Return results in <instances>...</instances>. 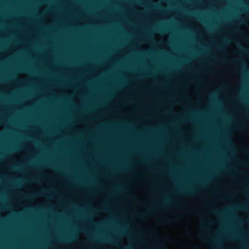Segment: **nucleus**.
Listing matches in <instances>:
<instances>
[{
    "label": "nucleus",
    "mask_w": 249,
    "mask_h": 249,
    "mask_svg": "<svg viewBox=\"0 0 249 249\" xmlns=\"http://www.w3.org/2000/svg\"><path fill=\"white\" fill-rule=\"evenodd\" d=\"M239 48L243 52L248 53L249 54V51L246 49L245 48H244L241 45H239Z\"/></svg>",
    "instance_id": "f257e3e1"
},
{
    "label": "nucleus",
    "mask_w": 249,
    "mask_h": 249,
    "mask_svg": "<svg viewBox=\"0 0 249 249\" xmlns=\"http://www.w3.org/2000/svg\"><path fill=\"white\" fill-rule=\"evenodd\" d=\"M183 193L185 194L191 195L194 194V191L192 190H188L187 191H184Z\"/></svg>",
    "instance_id": "f03ea898"
},
{
    "label": "nucleus",
    "mask_w": 249,
    "mask_h": 249,
    "mask_svg": "<svg viewBox=\"0 0 249 249\" xmlns=\"http://www.w3.org/2000/svg\"><path fill=\"white\" fill-rule=\"evenodd\" d=\"M211 213H212L213 214H216V215L220 214V212L217 210H212L211 211Z\"/></svg>",
    "instance_id": "7ed1b4c3"
},
{
    "label": "nucleus",
    "mask_w": 249,
    "mask_h": 249,
    "mask_svg": "<svg viewBox=\"0 0 249 249\" xmlns=\"http://www.w3.org/2000/svg\"><path fill=\"white\" fill-rule=\"evenodd\" d=\"M74 239H75V236L72 235L70 238H67V239H64L63 240V241L64 242H68V241H70V240H72Z\"/></svg>",
    "instance_id": "20e7f679"
},
{
    "label": "nucleus",
    "mask_w": 249,
    "mask_h": 249,
    "mask_svg": "<svg viewBox=\"0 0 249 249\" xmlns=\"http://www.w3.org/2000/svg\"><path fill=\"white\" fill-rule=\"evenodd\" d=\"M138 216L141 218H143L145 216V214L142 213H138Z\"/></svg>",
    "instance_id": "39448f33"
},
{
    "label": "nucleus",
    "mask_w": 249,
    "mask_h": 249,
    "mask_svg": "<svg viewBox=\"0 0 249 249\" xmlns=\"http://www.w3.org/2000/svg\"><path fill=\"white\" fill-rule=\"evenodd\" d=\"M123 249H131L130 248H129V247H124L123 248Z\"/></svg>",
    "instance_id": "423d86ee"
},
{
    "label": "nucleus",
    "mask_w": 249,
    "mask_h": 249,
    "mask_svg": "<svg viewBox=\"0 0 249 249\" xmlns=\"http://www.w3.org/2000/svg\"><path fill=\"white\" fill-rule=\"evenodd\" d=\"M166 222H169L170 220L169 219H165Z\"/></svg>",
    "instance_id": "0eeeda50"
},
{
    "label": "nucleus",
    "mask_w": 249,
    "mask_h": 249,
    "mask_svg": "<svg viewBox=\"0 0 249 249\" xmlns=\"http://www.w3.org/2000/svg\"><path fill=\"white\" fill-rule=\"evenodd\" d=\"M168 202H169L168 200L166 199V200H165L164 204L167 203H168Z\"/></svg>",
    "instance_id": "6e6552de"
},
{
    "label": "nucleus",
    "mask_w": 249,
    "mask_h": 249,
    "mask_svg": "<svg viewBox=\"0 0 249 249\" xmlns=\"http://www.w3.org/2000/svg\"><path fill=\"white\" fill-rule=\"evenodd\" d=\"M242 209H246V207H245V206H243V207H242Z\"/></svg>",
    "instance_id": "1a4fd4ad"
},
{
    "label": "nucleus",
    "mask_w": 249,
    "mask_h": 249,
    "mask_svg": "<svg viewBox=\"0 0 249 249\" xmlns=\"http://www.w3.org/2000/svg\"><path fill=\"white\" fill-rule=\"evenodd\" d=\"M246 151L247 152H249V149H246Z\"/></svg>",
    "instance_id": "9d476101"
},
{
    "label": "nucleus",
    "mask_w": 249,
    "mask_h": 249,
    "mask_svg": "<svg viewBox=\"0 0 249 249\" xmlns=\"http://www.w3.org/2000/svg\"><path fill=\"white\" fill-rule=\"evenodd\" d=\"M224 41V42H225V43L228 42V40H225Z\"/></svg>",
    "instance_id": "9b49d317"
},
{
    "label": "nucleus",
    "mask_w": 249,
    "mask_h": 249,
    "mask_svg": "<svg viewBox=\"0 0 249 249\" xmlns=\"http://www.w3.org/2000/svg\"><path fill=\"white\" fill-rule=\"evenodd\" d=\"M221 48H222V47H220V46H219V47H218V48H219V49H221Z\"/></svg>",
    "instance_id": "f8f14e48"
},
{
    "label": "nucleus",
    "mask_w": 249,
    "mask_h": 249,
    "mask_svg": "<svg viewBox=\"0 0 249 249\" xmlns=\"http://www.w3.org/2000/svg\"><path fill=\"white\" fill-rule=\"evenodd\" d=\"M218 244H220V243L219 242H217Z\"/></svg>",
    "instance_id": "ddd939ff"
}]
</instances>
